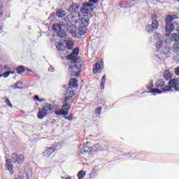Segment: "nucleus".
<instances>
[{
    "instance_id": "48",
    "label": "nucleus",
    "mask_w": 179,
    "mask_h": 179,
    "mask_svg": "<svg viewBox=\"0 0 179 179\" xmlns=\"http://www.w3.org/2000/svg\"><path fill=\"white\" fill-rule=\"evenodd\" d=\"M0 30H2V25L0 24Z\"/></svg>"
},
{
    "instance_id": "14",
    "label": "nucleus",
    "mask_w": 179,
    "mask_h": 179,
    "mask_svg": "<svg viewBox=\"0 0 179 179\" xmlns=\"http://www.w3.org/2000/svg\"><path fill=\"white\" fill-rule=\"evenodd\" d=\"M42 108L48 113L50 111H52V110H54V106H52V104L45 103L43 104Z\"/></svg>"
},
{
    "instance_id": "17",
    "label": "nucleus",
    "mask_w": 179,
    "mask_h": 179,
    "mask_svg": "<svg viewBox=\"0 0 179 179\" xmlns=\"http://www.w3.org/2000/svg\"><path fill=\"white\" fill-rule=\"evenodd\" d=\"M47 114H48L44 109H39L38 113H37V117L38 120H43L44 117H47Z\"/></svg>"
},
{
    "instance_id": "18",
    "label": "nucleus",
    "mask_w": 179,
    "mask_h": 179,
    "mask_svg": "<svg viewBox=\"0 0 179 179\" xmlns=\"http://www.w3.org/2000/svg\"><path fill=\"white\" fill-rule=\"evenodd\" d=\"M165 30L166 31H169V33H172V31H174V24L171 22H166Z\"/></svg>"
},
{
    "instance_id": "26",
    "label": "nucleus",
    "mask_w": 179,
    "mask_h": 179,
    "mask_svg": "<svg viewBox=\"0 0 179 179\" xmlns=\"http://www.w3.org/2000/svg\"><path fill=\"white\" fill-rule=\"evenodd\" d=\"M172 75L171 73L169 70H166L164 72V78L166 80H169V79H171Z\"/></svg>"
},
{
    "instance_id": "37",
    "label": "nucleus",
    "mask_w": 179,
    "mask_h": 179,
    "mask_svg": "<svg viewBox=\"0 0 179 179\" xmlns=\"http://www.w3.org/2000/svg\"><path fill=\"white\" fill-rule=\"evenodd\" d=\"M9 75H10L9 71L8 72H6V73H3L4 78H8V76H9Z\"/></svg>"
},
{
    "instance_id": "41",
    "label": "nucleus",
    "mask_w": 179,
    "mask_h": 179,
    "mask_svg": "<svg viewBox=\"0 0 179 179\" xmlns=\"http://www.w3.org/2000/svg\"><path fill=\"white\" fill-rule=\"evenodd\" d=\"M34 99H36V100H37V101H38V100H40V97H38V96L36 95L34 96Z\"/></svg>"
},
{
    "instance_id": "10",
    "label": "nucleus",
    "mask_w": 179,
    "mask_h": 179,
    "mask_svg": "<svg viewBox=\"0 0 179 179\" xmlns=\"http://www.w3.org/2000/svg\"><path fill=\"white\" fill-rule=\"evenodd\" d=\"M78 54H79V49L76 48L73 50L72 54L67 56V59H69V61H72V62L76 64L78 62V60H76V57H78Z\"/></svg>"
},
{
    "instance_id": "22",
    "label": "nucleus",
    "mask_w": 179,
    "mask_h": 179,
    "mask_svg": "<svg viewBox=\"0 0 179 179\" xmlns=\"http://www.w3.org/2000/svg\"><path fill=\"white\" fill-rule=\"evenodd\" d=\"M164 80L163 79H161V80H159L156 82L155 83V87H157V89H160V87H164Z\"/></svg>"
},
{
    "instance_id": "27",
    "label": "nucleus",
    "mask_w": 179,
    "mask_h": 179,
    "mask_svg": "<svg viewBox=\"0 0 179 179\" xmlns=\"http://www.w3.org/2000/svg\"><path fill=\"white\" fill-rule=\"evenodd\" d=\"M56 16H57V17H64V16H65V10L63 9H59L56 12Z\"/></svg>"
},
{
    "instance_id": "12",
    "label": "nucleus",
    "mask_w": 179,
    "mask_h": 179,
    "mask_svg": "<svg viewBox=\"0 0 179 179\" xmlns=\"http://www.w3.org/2000/svg\"><path fill=\"white\" fill-rule=\"evenodd\" d=\"M80 64H73L72 66H70L69 67V71H71L73 72H76V76H79V73H80V68H81Z\"/></svg>"
},
{
    "instance_id": "29",
    "label": "nucleus",
    "mask_w": 179,
    "mask_h": 179,
    "mask_svg": "<svg viewBox=\"0 0 179 179\" xmlns=\"http://www.w3.org/2000/svg\"><path fill=\"white\" fill-rule=\"evenodd\" d=\"M171 38L176 43H179V34H172Z\"/></svg>"
},
{
    "instance_id": "49",
    "label": "nucleus",
    "mask_w": 179,
    "mask_h": 179,
    "mask_svg": "<svg viewBox=\"0 0 179 179\" xmlns=\"http://www.w3.org/2000/svg\"><path fill=\"white\" fill-rule=\"evenodd\" d=\"M157 36L158 37H160V36H162V35H160L159 34H158Z\"/></svg>"
},
{
    "instance_id": "40",
    "label": "nucleus",
    "mask_w": 179,
    "mask_h": 179,
    "mask_svg": "<svg viewBox=\"0 0 179 179\" xmlns=\"http://www.w3.org/2000/svg\"><path fill=\"white\" fill-rule=\"evenodd\" d=\"M38 101H39L40 103H43V101H45V99L39 98Z\"/></svg>"
},
{
    "instance_id": "6",
    "label": "nucleus",
    "mask_w": 179,
    "mask_h": 179,
    "mask_svg": "<svg viewBox=\"0 0 179 179\" xmlns=\"http://www.w3.org/2000/svg\"><path fill=\"white\" fill-rule=\"evenodd\" d=\"M11 162L13 163H17V164H22L24 162V156L23 155H18L14 153L11 155Z\"/></svg>"
},
{
    "instance_id": "2",
    "label": "nucleus",
    "mask_w": 179,
    "mask_h": 179,
    "mask_svg": "<svg viewBox=\"0 0 179 179\" xmlns=\"http://www.w3.org/2000/svg\"><path fill=\"white\" fill-rule=\"evenodd\" d=\"M64 44L61 42H57L55 44L56 49L57 51H65V50H72L75 45L72 41H66ZM66 45V47H65Z\"/></svg>"
},
{
    "instance_id": "20",
    "label": "nucleus",
    "mask_w": 179,
    "mask_h": 179,
    "mask_svg": "<svg viewBox=\"0 0 179 179\" xmlns=\"http://www.w3.org/2000/svg\"><path fill=\"white\" fill-rule=\"evenodd\" d=\"M69 85L71 89H73V87H78V80H76V78H71Z\"/></svg>"
},
{
    "instance_id": "45",
    "label": "nucleus",
    "mask_w": 179,
    "mask_h": 179,
    "mask_svg": "<svg viewBox=\"0 0 179 179\" xmlns=\"http://www.w3.org/2000/svg\"><path fill=\"white\" fill-rule=\"evenodd\" d=\"M8 73H10V74L13 75V73H15V71H8Z\"/></svg>"
},
{
    "instance_id": "42",
    "label": "nucleus",
    "mask_w": 179,
    "mask_h": 179,
    "mask_svg": "<svg viewBox=\"0 0 179 179\" xmlns=\"http://www.w3.org/2000/svg\"><path fill=\"white\" fill-rule=\"evenodd\" d=\"M106 81V75H104L103 77H102V82H105Z\"/></svg>"
},
{
    "instance_id": "35",
    "label": "nucleus",
    "mask_w": 179,
    "mask_h": 179,
    "mask_svg": "<svg viewBox=\"0 0 179 179\" xmlns=\"http://www.w3.org/2000/svg\"><path fill=\"white\" fill-rule=\"evenodd\" d=\"M64 119L69 120V121H72V120H73V116L72 115H70L69 116H65Z\"/></svg>"
},
{
    "instance_id": "15",
    "label": "nucleus",
    "mask_w": 179,
    "mask_h": 179,
    "mask_svg": "<svg viewBox=\"0 0 179 179\" xmlns=\"http://www.w3.org/2000/svg\"><path fill=\"white\" fill-rule=\"evenodd\" d=\"M55 152V150L52 148H46L45 151L43 152V155L45 157H50L52 153Z\"/></svg>"
},
{
    "instance_id": "4",
    "label": "nucleus",
    "mask_w": 179,
    "mask_h": 179,
    "mask_svg": "<svg viewBox=\"0 0 179 179\" xmlns=\"http://www.w3.org/2000/svg\"><path fill=\"white\" fill-rule=\"evenodd\" d=\"M69 21H62L59 24L55 23L52 26V30L54 31H59V30H68L69 27H71V22H68Z\"/></svg>"
},
{
    "instance_id": "30",
    "label": "nucleus",
    "mask_w": 179,
    "mask_h": 179,
    "mask_svg": "<svg viewBox=\"0 0 179 179\" xmlns=\"http://www.w3.org/2000/svg\"><path fill=\"white\" fill-rule=\"evenodd\" d=\"M86 176V172L85 171H80L78 173V179H82L83 177Z\"/></svg>"
},
{
    "instance_id": "1",
    "label": "nucleus",
    "mask_w": 179,
    "mask_h": 179,
    "mask_svg": "<svg viewBox=\"0 0 179 179\" xmlns=\"http://www.w3.org/2000/svg\"><path fill=\"white\" fill-rule=\"evenodd\" d=\"M78 9H79V6L73 3L69 8V10L72 13L64 17V21L74 23L77 27H79L78 31L80 36H85L87 31V26L90 24L89 17L93 16L92 15V12H93V4L92 3H85L83 4V6L80 8V10L83 16H85V17L83 18L80 13L78 11Z\"/></svg>"
},
{
    "instance_id": "28",
    "label": "nucleus",
    "mask_w": 179,
    "mask_h": 179,
    "mask_svg": "<svg viewBox=\"0 0 179 179\" xmlns=\"http://www.w3.org/2000/svg\"><path fill=\"white\" fill-rule=\"evenodd\" d=\"M24 87V84H23L22 82H18L15 84V86L13 87L14 89H23Z\"/></svg>"
},
{
    "instance_id": "52",
    "label": "nucleus",
    "mask_w": 179,
    "mask_h": 179,
    "mask_svg": "<svg viewBox=\"0 0 179 179\" xmlns=\"http://www.w3.org/2000/svg\"><path fill=\"white\" fill-rule=\"evenodd\" d=\"M178 2H179V0H178Z\"/></svg>"
},
{
    "instance_id": "32",
    "label": "nucleus",
    "mask_w": 179,
    "mask_h": 179,
    "mask_svg": "<svg viewBox=\"0 0 179 179\" xmlns=\"http://www.w3.org/2000/svg\"><path fill=\"white\" fill-rule=\"evenodd\" d=\"M16 71L18 73H23V72H24V67L23 66H20L17 68Z\"/></svg>"
},
{
    "instance_id": "8",
    "label": "nucleus",
    "mask_w": 179,
    "mask_h": 179,
    "mask_svg": "<svg viewBox=\"0 0 179 179\" xmlns=\"http://www.w3.org/2000/svg\"><path fill=\"white\" fill-rule=\"evenodd\" d=\"M152 93H158V94H162V93H165V92H173V87L171 85L164 86L160 90L158 88H154L151 90Z\"/></svg>"
},
{
    "instance_id": "9",
    "label": "nucleus",
    "mask_w": 179,
    "mask_h": 179,
    "mask_svg": "<svg viewBox=\"0 0 179 179\" xmlns=\"http://www.w3.org/2000/svg\"><path fill=\"white\" fill-rule=\"evenodd\" d=\"M80 149L81 155H85V153H89V152H92V146H90V143H84L80 145Z\"/></svg>"
},
{
    "instance_id": "19",
    "label": "nucleus",
    "mask_w": 179,
    "mask_h": 179,
    "mask_svg": "<svg viewBox=\"0 0 179 179\" xmlns=\"http://www.w3.org/2000/svg\"><path fill=\"white\" fill-rule=\"evenodd\" d=\"M62 113H67L69 114V110H71V104H68V103H64V105L62 107Z\"/></svg>"
},
{
    "instance_id": "50",
    "label": "nucleus",
    "mask_w": 179,
    "mask_h": 179,
    "mask_svg": "<svg viewBox=\"0 0 179 179\" xmlns=\"http://www.w3.org/2000/svg\"><path fill=\"white\" fill-rule=\"evenodd\" d=\"M65 179H71V177H67Z\"/></svg>"
},
{
    "instance_id": "16",
    "label": "nucleus",
    "mask_w": 179,
    "mask_h": 179,
    "mask_svg": "<svg viewBox=\"0 0 179 179\" xmlns=\"http://www.w3.org/2000/svg\"><path fill=\"white\" fill-rule=\"evenodd\" d=\"M6 166L8 171H10V174H13V164H12V162L9 159L6 160Z\"/></svg>"
},
{
    "instance_id": "31",
    "label": "nucleus",
    "mask_w": 179,
    "mask_h": 179,
    "mask_svg": "<svg viewBox=\"0 0 179 179\" xmlns=\"http://www.w3.org/2000/svg\"><path fill=\"white\" fill-rule=\"evenodd\" d=\"M55 114L56 115H68V113H67V112L63 113L62 110V109L55 111Z\"/></svg>"
},
{
    "instance_id": "3",
    "label": "nucleus",
    "mask_w": 179,
    "mask_h": 179,
    "mask_svg": "<svg viewBox=\"0 0 179 179\" xmlns=\"http://www.w3.org/2000/svg\"><path fill=\"white\" fill-rule=\"evenodd\" d=\"M152 23L151 24H148L145 27L148 33H153L155 30L159 29V21H157V15H153L151 17Z\"/></svg>"
},
{
    "instance_id": "46",
    "label": "nucleus",
    "mask_w": 179,
    "mask_h": 179,
    "mask_svg": "<svg viewBox=\"0 0 179 179\" xmlns=\"http://www.w3.org/2000/svg\"><path fill=\"white\" fill-rule=\"evenodd\" d=\"M51 16H55V13H52L51 14Z\"/></svg>"
},
{
    "instance_id": "5",
    "label": "nucleus",
    "mask_w": 179,
    "mask_h": 179,
    "mask_svg": "<svg viewBox=\"0 0 179 179\" xmlns=\"http://www.w3.org/2000/svg\"><path fill=\"white\" fill-rule=\"evenodd\" d=\"M175 73L177 77L174 79H171L169 82V84L177 92H179V67L175 69Z\"/></svg>"
},
{
    "instance_id": "36",
    "label": "nucleus",
    "mask_w": 179,
    "mask_h": 179,
    "mask_svg": "<svg viewBox=\"0 0 179 179\" xmlns=\"http://www.w3.org/2000/svg\"><path fill=\"white\" fill-rule=\"evenodd\" d=\"M5 103H6V104H8V106L10 107V108H12V103H10V101H9V99H6Z\"/></svg>"
},
{
    "instance_id": "25",
    "label": "nucleus",
    "mask_w": 179,
    "mask_h": 179,
    "mask_svg": "<svg viewBox=\"0 0 179 179\" xmlns=\"http://www.w3.org/2000/svg\"><path fill=\"white\" fill-rule=\"evenodd\" d=\"M65 31H68V30H60L57 32V37L60 38H65L66 37V33Z\"/></svg>"
},
{
    "instance_id": "47",
    "label": "nucleus",
    "mask_w": 179,
    "mask_h": 179,
    "mask_svg": "<svg viewBox=\"0 0 179 179\" xmlns=\"http://www.w3.org/2000/svg\"><path fill=\"white\" fill-rule=\"evenodd\" d=\"M0 17H2V13L0 12Z\"/></svg>"
},
{
    "instance_id": "23",
    "label": "nucleus",
    "mask_w": 179,
    "mask_h": 179,
    "mask_svg": "<svg viewBox=\"0 0 179 179\" xmlns=\"http://www.w3.org/2000/svg\"><path fill=\"white\" fill-rule=\"evenodd\" d=\"M171 48H164L162 49L161 52L164 55H170L171 54Z\"/></svg>"
},
{
    "instance_id": "38",
    "label": "nucleus",
    "mask_w": 179,
    "mask_h": 179,
    "mask_svg": "<svg viewBox=\"0 0 179 179\" xmlns=\"http://www.w3.org/2000/svg\"><path fill=\"white\" fill-rule=\"evenodd\" d=\"M104 85H105V82H104V81H102V82L101 83V85H100L101 89H104Z\"/></svg>"
},
{
    "instance_id": "51",
    "label": "nucleus",
    "mask_w": 179,
    "mask_h": 179,
    "mask_svg": "<svg viewBox=\"0 0 179 179\" xmlns=\"http://www.w3.org/2000/svg\"><path fill=\"white\" fill-rule=\"evenodd\" d=\"M28 72H31V70H28Z\"/></svg>"
},
{
    "instance_id": "11",
    "label": "nucleus",
    "mask_w": 179,
    "mask_h": 179,
    "mask_svg": "<svg viewBox=\"0 0 179 179\" xmlns=\"http://www.w3.org/2000/svg\"><path fill=\"white\" fill-rule=\"evenodd\" d=\"M103 68H104V64H103V60H101L100 62H97L94 64L93 73H99V72H101Z\"/></svg>"
},
{
    "instance_id": "21",
    "label": "nucleus",
    "mask_w": 179,
    "mask_h": 179,
    "mask_svg": "<svg viewBox=\"0 0 179 179\" xmlns=\"http://www.w3.org/2000/svg\"><path fill=\"white\" fill-rule=\"evenodd\" d=\"M178 19V15H168L166 18V23H171L173 20Z\"/></svg>"
},
{
    "instance_id": "7",
    "label": "nucleus",
    "mask_w": 179,
    "mask_h": 179,
    "mask_svg": "<svg viewBox=\"0 0 179 179\" xmlns=\"http://www.w3.org/2000/svg\"><path fill=\"white\" fill-rule=\"evenodd\" d=\"M67 31H69L70 34L71 35V37H78V36H83L80 35L79 33V27L75 25H72L71 24V27L69 29H67Z\"/></svg>"
},
{
    "instance_id": "24",
    "label": "nucleus",
    "mask_w": 179,
    "mask_h": 179,
    "mask_svg": "<svg viewBox=\"0 0 179 179\" xmlns=\"http://www.w3.org/2000/svg\"><path fill=\"white\" fill-rule=\"evenodd\" d=\"M171 50L175 54H179V43H173Z\"/></svg>"
},
{
    "instance_id": "39",
    "label": "nucleus",
    "mask_w": 179,
    "mask_h": 179,
    "mask_svg": "<svg viewBox=\"0 0 179 179\" xmlns=\"http://www.w3.org/2000/svg\"><path fill=\"white\" fill-rule=\"evenodd\" d=\"M90 2H92V3H97V2H99V0H90Z\"/></svg>"
},
{
    "instance_id": "13",
    "label": "nucleus",
    "mask_w": 179,
    "mask_h": 179,
    "mask_svg": "<svg viewBox=\"0 0 179 179\" xmlns=\"http://www.w3.org/2000/svg\"><path fill=\"white\" fill-rule=\"evenodd\" d=\"M75 96V91L67 90L65 95L64 103H68L70 99H72Z\"/></svg>"
},
{
    "instance_id": "44",
    "label": "nucleus",
    "mask_w": 179,
    "mask_h": 179,
    "mask_svg": "<svg viewBox=\"0 0 179 179\" xmlns=\"http://www.w3.org/2000/svg\"><path fill=\"white\" fill-rule=\"evenodd\" d=\"M15 179H24L23 178V176H18L17 178H15Z\"/></svg>"
},
{
    "instance_id": "34",
    "label": "nucleus",
    "mask_w": 179,
    "mask_h": 179,
    "mask_svg": "<svg viewBox=\"0 0 179 179\" xmlns=\"http://www.w3.org/2000/svg\"><path fill=\"white\" fill-rule=\"evenodd\" d=\"M101 110H102L101 106H99V107L96 108V109L95 110V114H97L98 115H100L101 114Z\"/></svg>"
},
{
    "instance_id": "43",
    "label": "nucleus",
    "mask_w": 179,
    "mask_h": 179,
    "mask_svg": "<svg viewBox=\"0 0 179 179\" xmlns=\"http://www.w3.org/2000/svg\"><path fill=\"white\" fill-rule=\"evenodd\" d=\"M48 71H49V72H54V69L50 68V69H48Z\"/></svg>"
},
{
    "instance_id": "33",
    "label": "nucleus",
    "mask_w": 179,
    "mask_h": 179,
    "mask_svg": "<svg viewBox=\"0 0 179 179\" xmlns=\"http://www.w3.org/2000/svg\"><path fill=\"white\" fill-rule=\"evenodd\" d=\"M162 45H163V42L162 41H159L156 43L157 51L162 48Z\"/></svg>"
}]
</instances>
